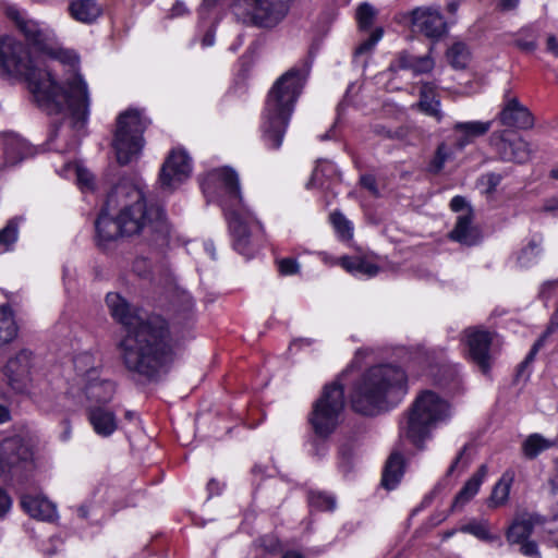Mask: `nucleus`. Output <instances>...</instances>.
Masks as SVG:
<instances>
[{
    "label": "nucleus",
    "mask_w": 558,
    "mask_h": 558,
    "mask_svg": "<svg viewBox=\"0 0 558 558\" xmlns=\"http://www.w3.org/2000/svg\"><path fill=\"white\" fill-rule=\"evenodd\" d=\"M10 418V412L9 410L0 404V423H4L9 421Z\"/></svg>",
    "instance_id": "obj_64"
},
{
    "label": "nucleus",
    "mask_w": 558,
    "mask_h": 558,
    "mask_svg": "<svg viewBox=\"0 0 558 558\" xmlns=\"http://www.w3.org/2000/svg\"><path fill=\"white\" fill-rule=\"evenodd\" d=\"M553 441L538 433L531 434L522 444V452L526 459H535L539 453L553 447Z\"/></svg>",
    "instance_id": "obj_34"
},
{
    "label": "nucleus",
    "mask_w": 558,
    "mask_h": 558,
    "mask_svg": "<svg viewBox=\"0 0 558 558\" xmlns=\"http://www.w3.org/2000/svg\"><path fill=\"white\" fill-rule=\"evenodd\" d=\"M544 340H545V336L539 338L535 343L534 345L532 347L530 353L527 354L526 359H525V362H530L533 360L534 355L537 353V351L539 350V348L543 345L544 343Z\"/></svg>",
    "instance_id": "obj_58"
},
{
    "label": "nucleus",
    "mask_w": 558,
    "mask_h": 558,
    "mask_svg": "<svg viewBox=\"0 0 558 558\" xmlns=\"http://www.w3.org/2000/svg\"><path fill=\"white\" fill-rule=\"evenodd\" d=\"M219 0H203L199 7V15L202 19H206L209 11L218 3Z\"/></svg>",
    "instance_id": "obj_55"
},
{
    "label": "nucleus",
    "mask_w": 558,
    "mask_h": 558,
    "mask_svg": "<svg viewBox=\"0 0 558 558\" xmlns=\"http://www.w3.org/2000/svg\"><path fill=\"white\" fill-rule=\"evenodd\" d=\"M32 353L22 350L11 357L5 367L4 375L11 388L17 392H24L31 383Z\"/></svg>",
    "instance_id": "obj_18"
},
{
    "label": "nucleus",
    "mask_w": 558,
    "mask_h": 558,
    "mask_svg": "<svg viewBox=\"0 0 558 558\" xmlns=\"http://www.w3.org/2000/svg\"><path fill=\"white\" fill-rule=\"evenodd\" d=\"M293 0H235L232 12L246 25L274 28L289 13Z\"/></svg>",
    "instance_id": "obj_11"
},
{
    "label": "nucleus",
    "mask_w": 558,
    "mask_h": 558,
    "mask_svg": "<svg viewBox=\"0 0 558 558\" xmlns=\"http://www.w3.org/2000/svg\"><path fill=\"white\" fill-rule=\"evenodd\" d=\"M307 502L311 510L332 511L336 509V497L323 490L311 489L307 493Z\"/></svg>",
    "instance_id": "obj_35"
},
{
    "label": "nucleus",
    "mask_w": 558,
    "mask_h": 558,
    "mask_svg": "<svg viewBox=\"0 0 558 558\" xmlns=\"http://www.w3.org/2000/svg\"><path fill=\"white\" fill-rule=\"evenodd\" d=\"M87 420L93 430L104 438L110 437L119 427L114 411L107 405H88Z\"/></svg>",
    "instance_id": "obj_21"
},
{
    "label": "nucleus",
    "mask_w": 558,
    "mask_h": 558,
    "mask_svg": "<svg viewBox=\"0 0 558 558\" xmlns=\"http://www.w3.org/2000/svg\"><path fill=\"white\" fill-rule=\"evenodd\" d=\"M329 220L340 240L349 241L353 238V223L341 211H332Z\"/></svg>",
    "instance_id": "obj_39"
},
{
    "label": "nucleus",
    "mask_w": 558,
    "mask_h": 558,
    "mask_svg": "<svg viewBox=\"0 0 558 558\" xmlns=\"http://www.w3.org/2000/svg\"><path fill=\"white\" fill-rule=\"evenodd\" d=\"M350 459H351V454L342 449L340 452V469L344 473H348L351 469Z\"/></svg>",
    "instance_id": "obj_56"
},
{
    "label": "nucleus",
    "mask_w": 558,
    "mask_h": 558,
    "mask_svg": "<svg viewBox=\"0 0 558 558\" xmlns=\"http://www.w3.org/2000/svg\"><path fill=\"white\" fill-rule=\"evenodd\" d=\"M539 34L533 26L521 28L514 39V45L522 51L533 52L537 48Z\"/></svg>",
    "instance_id": "obj_38"
},
{
    "label": "nucleus",
    "mask_w": 558,
    "mask_h": 558,
    "mask_svg": "<svg viewBox=\"0 0 558 558\" xmlns=\"http://www.w3.org/2000/svg\"><path fill=\"white\" fill-rule=\"evenodd\" d=\"M452 415L451 404L432 390H423L412 403L402 433L416 447L430 436L434 428L447 423Z\"/></svg>",
    "instance_id": "obj_8"
},
{
    "label": "nucleus",
    "mask_w": 558,
    "mask_h": 558,
    "mask_svg": "<svg viewBox=\"0 0 558 558\" xmlns=\"http://www.w3.org/2000/svg\"><path fill=\"white\" fill-rule=\"evenodd\" d=\"M74 375L68 379L65 393L77 403L88 405H107L116 393V384L101 378L100 363L96 357L84 352L73 361Z\"/></svg>",
    "instance_id": "obj_7"
},
{
    "label": "nucleus",
    "mask_w": 558,
    "mask_h": 558,
    "mask_svg": "<svg viewBox=\"0 0 558 558\" xmlns=\"http://www.w3.org/2000/svg\"><path fill=\"white\" fill-rule=\"evenodd\" d=\"M403 476V458L399 453H392L386 462L381 484L386 489H393Z\"/></svg>",
    "instance_id": "obj_31"
},
{
    "label": "nucleus",
    "mask_w": 558,
    "mask_h": 558,
    "mask_svg": "<svg viewBox=\"0 0 558 558\" xmlns=\"http://www.w3.org/2000/svg\"><path fill=\"white\" fill-rule=\"evenodd\" d=\"M450 208L454 213L464 214L468 210H472L471 206L468 204L466 199L463 196L457 195L450 202Z\"/></svg>",
    "instance_id": "obj_51"
},
{
    "label": "nucleus",
    "mask_w": 558,
    "mask_h": 558,
    "mask_svg": "<svg viewBox=\"0 0 558 558\" xmlns=\"http://www.w3.org/2000/svg\"><path fill=\"white\" fill-rule=\"evenodd\" d=\"M33 469V451L19 436L5 438L0 445V474L22 481Z\"/></svg>",
    "instance_id": "obj_12"
},
{
    "label": "nucleus",
    "mask_w": 558,
    "mask_h": 558,
    "mask_svg": "<svg viewBox=\"0 0 558 558\" xmlns=\"http://www.w3.org/2000/svg\"><path fill=\"white\" fill-rule=\"evenodd\" d=\"M280 558H305V556L299 550L290 549L286 550Z\"/></svg>",
    "instance_id": "obj_62"
},
{
    "label": "nucleus",
    "mask_w": 558,
    "mask_h": 558,
    "mask_svg": "<svg viewBox=\"0 0 558 558\" xmlns=\"http://www.w3.org/2000/svg\"><path fill=\"white\" fill-rule=\"evenodd\" d=\"M558 291V279H555V280H548V281H545L541 288H539V292H538V295L541 299H543L544 301H547L549 300L554 294L555 292Z\"/></svg>",
    "instance_id": "obj_49"
},
{
    "label": "nucleus",
    "mask_w": 558,
    "mask_h": 558,
    "mask_svg": "<svg viewBox=\"0 0 558 558\" xmlns=\"http://www.w3.org/2000/svg\"><path fill=\"white\" fill-rule=\"evenodd\" d=\"M469 356L484 374H488L492 366L490 345L494 335L485 329L473 327L465 330Z\"/></svg>",
    "instance_id": "obj_15"
},
{
    "label": "nucleus",
    "mask_w": 558,
    "mask_h": 558,
    "mask_svg": "<svg viewBox=\"0 0 558 558\" xmlns=\"http://www.w3.org/2000/svg\"><path fill=\"white\" fill-rule=\"evenodd\" d=\"M409 25L413 33H421L429 39L438 40L447 32V23L441 13L430 7L415 8L409 13Z\"/></svg>",
    "instance_id": "obj_14"
},
{
    "label": "nucleus",
    "mask_w": 558,
    "mask_h": 558,
    "mask_svg": "<svg viewBox=\"0 0 558 558\" xmlns=\"http://www.w3.org/2000/svg\"><path fill=\"white\" fill-rule=\"evenodd\" d=\"M19 235V218L8 221L7 226L0 230V254L10 251L16 242Z\"/></svg>",
    "instance_id": "obj_41"
},
{
    "label": "nucleus",
    "mask_w": 558,
    "mask_h": 558,
    "mask_svg": "<svg viewBox=\"0 0 558 558\" xmlns=\"http://www.w3.org/2000/svg\"><path fill=\"white\" fill-rule=\"evenodd\" d=\"M256 544L268 553H276L280 548V543L278 538L271 535H265L259 537L256 541Z\"/></svg>",
    "instance_id": "obj_46"
},
{
    "label": "nucleus",
    "mask_w": 558,
    "mask_h": 558,
    "mask_svg": "<svg viewBox=\"0 0 558 558\" xmlns=\"http://www.w3.org/2000/svg\"><path fill=\"white\" fill-rule=\"evenodd\" d=\"M214 43H215L214 34H213V33H210V32H208V33L204 36V38H203V40H202V45H203L204 47H210V46H213V45H214Z\"/></svg>",
    "instance_id": "obj_63"
},
{
    "label": "nucleus",
    "mask_w": 558,
    "mask_h": 558,
    "mask_svg": "<svg viewBox=\"0 0 558 558\" xmlns=\"http://www.w3.org/2000/svg\"><path fill=\"white\" fill-rule=\"evenodd\" d=\"M453 159V150L446 143L437 146L434 157L428 163V171L437 174L439 173L448 161Z\"/></svg>",
    "instance_id": "obj_40"
},
{
    "label": "nucleus",
    "mask_w": 558,
    "mask_h": 558,
    "mask_svg": "<svg viewBox=\"0 0 558 558\" xmlns=\"http://www.w3.org/2000/svg\"><path fill=\"white\" fill-rule=\"evenodd\" d=\"M399 63L401 68L412 70L415 74L428 73L435 66V61L430 56L416 57L409 52L400 54Z\"/></svg>",
    "instance_id": "obj_32"
},
{
    "label": "nucleus",
    "mask_w": 558,
    "mask_h": 558,
    "mask_svg": "<svg viewBox=\"0 0 558 558\" xmlns=\"http://www.w3.org/2000/svg\"><path fill=\"white\" fill-rule=\"evenodd\" d=\"M76 180L81 189H92L93 187V175L92 173L83 168H76Z\"/></svg>",
    "instance_id": "obj_50"
},
{
    "label": "nucleus",
    "mask_w": 558,
    "mask_h": 558,
    "mask_svg": "<svg viewBox=\"0 0 558 558\" xmlns=\"http://www.w3.org/2000/svg\"><path fill=\"white\" fill-rule=\"evenodd\" d=\"M520 545V553L529 558H542L537 544L534 541L525 539Z\"/></svg>",
    "instance_id": "obj_44"
},
{
    "label": "nucleus",
    "mask_w": 558,
    "mask_h": 558,
    "mask_svg": "<svg viewBox=\"0 0 558 558\" xmlns=\"http://www.w3.org/2000/svg\"><path fill=\"white\" fill-rule=\"evenodd\" d=\"M450 65L457 70L465 69L471 60V52L463 43H454L447 51Z\"/></svg>",
    "instance_id": "obj_36"
},
{
    "label": "nucleus",
    "mask_w": 558,
    "mask_h": 558,
    "mask_svg": "<svg viewBox=\"0 0 558 558\" xmlns=\"http://www.w3.org/2000/svg\"><path fill=\"white\" fill-rule=\"evenodd\" d=\"M12 507V499L5 489L0 487V518H3Z\"/></svg>",
    "instance_id": "obj_52"
},
{
    "label": "nucleus",
    "mask_w": 558,
    "mask_h": 558,
    "mask_svg": "<svg viewBox=\"0 0 558 558\" xmlns=\"http://www.w3.org/2000/svg\"><path fill=\"white\" fill-rule=\"evenodd\" d=\"M361 184L363 187L367 189L373 195H378L376 179L374 175H372V174L362 175Z\"/></svg>",
    "instance_id": "obj_53"
},
{
    "label": "nucleus",
    "mask_w": 558,
    "mask_h": 558,
    "mask_svg": "<svg viewBox=\"0 0 558 558\" xmlns=\"http://www.w3.org/2000/svg\"><path fill=\"white\" fill-rule=\"evenodd\" d=\"M462 532L474 535L475 537L483 541H494L496 537L489 534L487 525L481 522H471L461 527Z\"/></svg>",
    "instance_id": "obj_43"
},
{
    "label": "nucleus",
    "mask_w": 558,
    "mask_h": 558,
    "mask_svg": "<svg viewBox=\"0 0 558 558\" xmlns=\"http://www.w3.org/2000/svg\"><path fill=\"white\" fill-rule=\"evenodd\" d=\"M201 185L204 194L222 207L233 247L246 257L253 256L263 239L264 229L243 203L236 171L230 167L213 169L207 172Z\"/></svg>",
    "instance_id": "obj_3"
},
{
    "label": "nucleus",
    "mask_w": 558,
    "mask_h": 558,
    "mask_svg": "<svg viewBox=\"0 0 558 558\" xmlns=\"http://www.w3.org/2000/svg\"><path fill=\"white\" fill-rule=\"evenodd\" d=\"M542 236H533L527 245L521 250L518 262L522 267H530L536 263L542 254Z\"/></svg>",
    "instance_id": "obj_37"
},
{
    "label": "nucleus",
    "mask_w": 558,
    "mask_h": 558,
    "mask_svg": "<svg viewBox=\"0 0 558 558\" xmlns=\"http://www.w3.org/2000/svg\"><path fill=\"white\" fill-rule=\"evenodd\" d=\"M381 37H383V29L381 28L375 29L371 34L369 38L359 46V48L356 49V52L364 53V52L373 49L375 47V45L381 39Z\"/></svg>",
    "instance_id": "obj_47"
},
{
    "label": "nucleus",
    "mask_w": 558,
    "mask_h": 558,
    "mask_svg": "<svg viewBox=\"0 0 558 558\" xmlns=\"http://www.w3.org/2000/svg\"><path fill=\"white\" fill-rule=\"evenodd\" d=\"M407 391L405 372L391 364H380L365 371L353 383L349 398L355 412L374 416L395 408Z\"/></svg>",
    "instance_id": "obj_5"
},
{
    "label": "nucleus",
    "mask_w": 558,
    "mask_h": 558,
    "mask_svg": "<svg viewBox=\"0 0 558 558\" xmlns=\"http://www.w3.org/2000/svg\"><path fill=\"white\" fill-rule=\"evenodd\" d=\"M192 173V161L186 151L173 149L162 163L159 183L163 190L174 191L185 182Z\"/></svg>",
    "instance_id": "obj_13"
},
{
    "label": "nucleus",
    "mask_w": 558,
    "mask_h": 558,
    "mask_svg": "<svg viewBox=\"0 0 558 558\" xmlns=\"http://www.w3.org/2000/svg\"><path fill=\"white\" fill-rule=\"evenodd\" d=\"M519 0H497V5L504 11H510L518 7Z\"/></svg>",
    "instance_id": "obj_57"
},
{
    "label": "nucleus",
    "mask_w": 558,
    "mask_h": 558,
    "mask_svg": "<svg viewBox=\"0 0 558 558\" xmlns=\"http://www.w3.org/2000/svg\"><path fill=\"white\" fill-rule=\"evenodd\" d=\"M114 211L116 209H108L107 201L105 208L95 221L97 244L104 250L119 238L125 236L120 219Z\"/></svg>",
    "instance_id": "obj_20"
},
{
    "label": "nucleus",
    "mask_w": 558,
    "mask_h": 558,
    "mask_svg": "<svg viewBox=\"0 0 558 558\" xmlns=\"http://www.w3.org/2000/svg\"><path fill=\"white\" fill-rule=\"evenodd\" d=\"M492 143L499 157L505 161L523 163L531 158L530 144L517 134L502 131L492 136Z\"/></svg>",
    "instance_id": "obj_16"
},
{
    "label": "nucleus",
    "mask_w": 558,
    "mask_h": 558,
    "mask_svg": "<svg viewBox=\"0 0 558 558\" xmlns=\"http://www.w3.org/2000/svg\"><path fill=\"white\" fill-rule=\"evenodd\" d=\"M543 522L542 518L535 513L519 514L507 531V541L510 544L521 543L529 539L534 526Z\"/></svg>",
    "instance_id": "obj_25"
},
{
    "label": "nucleus",
    "mask_w": 558,
    "mask_h": 558,
    "mask_svg": "<svg viewBox=\"0 0 558 558\" xmlns=\"http://www.w3.org/2000/svg\"><path fill=\"white\" fill-rule=\"evenodd\" d=\"M149 123L137 109H129L119 114L112 145L120 165H126L140 156L144 147L143 134Z\"/></svg>",
    "instance_id": "obj_9"
},
{
    "label": "nucleus",
    "mask_w": 558,
    "mask_h": 558,
    "mask_svg": "<svg viewBox=\"0 0 558 558\" xmlns=\"http://www.w3.org/2000/svg\"><path fill=\"white\" fill-rule=\"evenodd\" d=\"M17 335L13 312L9 306H0V347L12 341Z\"/></svg>",
    "instance_id": "obj_33"
},
{
    "label": "nucleus",
    "mask_w": 558,
    "mask_h": 558,
    "mask_svg": "<svg viewBox=\"0 0 558 558\" xmlns=\"http://www.w3.org/2000/svg\"><path fill=\"white\" fill-rule=\"evenodd\" d=\"M3 13L26 40L49 56L50 62L34 61L27 48L12 37L0 40V68L11 77H23L37 106L49 114L65 113L63 121L49 134L48 149L61 154L74 150L88 121L90 96L88 85L78 73L77 56L57 46L54 31L47 24L27 19L17 5L4 3Z\"/></svg>",
    "instance_id": "obj_1"
},
{
    "label": "nucleus",
    "mask_w": 558,
    "mask_h": 558,
    "mask_svg": "<svg viewBox=\"0 0 558 558\" xmlns=\"http://www.w3.org/2000/svg\"><path fill=\"white\" fill-rule=\"evenodd\" d=\"M417 107L427 116L434 117L437 121L442 118L440 111V101L435 97V85L424 83L420 89V101Z\"/></svg>",
    "instance_id": "obj_30"
},
{
    "label": "nucleus",
    "mask_w": 558,
    "mask_h": 558,
    "mask_svg": "<svg viewBox=\"0 0 558 558\" xmlns=\"http://www.w3.org/2000/svg\"><path fill=\"white\" fill-rule=\"evenodd\" d=\"M487 473L488 466L486 464L480 465L477 471L464 483L456 495L452 507L461 508L466 505L478 493Z\"/></svg>",
    "instance_id": "obj_27"
},
{
    "label": "nucleus",
    "mask_w": 558,
    "mask_h": 558,
    "mask_svg": "<svg viewBox=\"0 0 558 558\" xmlns=\"http://www.w3.org/2000/svg\"><path fill=\"white\" fill-rule=\"evenodd\" d=\"M492 126V122L469 121L457 122L453 125V131L457 133L456 146L458 149H463L474 138L486 134Z\"/></svg>",
    "instance_id": "obj_26"
},
{
    "label": "nucleus",
    "mask_w": 558,
    "mask_h": 558,
    "mask_svg": "<svg viewBox=\"0 0 558 558\" xmlns=\"http://www.w3.org/2000/svg\"><path fill=\"white\" fill-rule=\"evenodd\" d=\"M333 165L328 161L320 162L316 166L314 172H313V181H320V174H324L325 171H333Z\"/></svg>",
    "instance_id": "obj_54"
},
{
    "label": "nucleus",
    "mask_w": 558,
    "mask_h": 558,
    "mask_svg": "<svg viewBox=\"0 0 558 558\" xmlns=\"http://www.w3.org/2000/svg\"><path fill=\"white\" fill-rule=\"evenodd\" d=\"M278 269L281 275L291 276L299 271L300 265L294 258H282L278 260Z\"/></svg>",
    "instance_id": "obj_45"
},
{
    "label": "nucleus",
    "mask_w": 558,
    "mask_h": 558,
    "mask_svg": "<svg viewBox=\"0 0 558 558\" xmlns=\"http://www.w3.org/2000/svg\"><path fill=\"white\" fill-rule=\"evenodd\" d=\"M133 271L141 278L148 279L150 277V264L144 257H138L133 263Z\"/></svg>",
    "instance_id": "obj_48"
},
{
    "label": "nucleus",
    "mask_w": 558,
    "mask_h": 558,
    "mask_svg": "<svg viewBox=\"0 0 558 558\" xmlns=\"http://www.w3.org/2000/svg\"><path fill=\"white\" fill-rule=\"evenodd\" d=\"M33 154V148L17 134H0V170L15 166Z\"/></svg>",
    "instance_id": "obj_17"
},
{
    "label": "nucleus",
    "mask_w": 558,
    "mask_h": 558,
    "mask_svg": "<svg viewBox=\"0 0 558 558\" xmlns=\"http://www.w3.org/2000/svg\"><path fill=\"white\" fill-rule=\"evenodd\" d=\"M498 117L501 124L508 128L529 130L534 126L533 114L517 97L505 96Z\"/></svg>",
    "instance_id": "obj_19"
},
{
    "label": "nucleus",
    "mask_w": 558,
    "mask_h": 558,
    "mask_svg": "<svg viewBox=\"0 0 558 558\" xmlns=\"http://www.w3.org/2000/svg\"><path fill=\"white\" fill-rule=\"evenodd\" d=\"M111 317L126 332L118 344L124 368L133 376L156 380L173 357V339L168 322L157 314L144 313L117 292L106 295Z\"/></svg>",
    "instance_id": "obj_2"
},
{
    "label": "nucleus",
    "mask_w": 558,
    "mask_h": 558,
    "mask_svg": "<svg viewBox=\"0 0 558 558\" xmlns=\"http://www.w3.org/2000/svg\"><path fill=\"white\" fill-rule=\"evenodd\" d=\"M21 506L32 518L53 521L57 518L56 506L43 496L23 495Z\"/></svg>",
    "instance_id": "obj_24"
},
{
    "label": "nucleus",
    "mask_w": 558,
    "mask_h": 558,
    "mask_svg": "<svg viewBox=\"0 0 558 558\" xmlns=\"http://www.w3.org/2000/svg\"><path fill=\"white\" fill-rule=\"evenodd\" d=\"M515 473L513 470H506L498 482L494 485L489 497V507H500L508 501L510 488L514 482Z\"/></svg>",
    "instance_id": "obj_29"
},
{
    "label": "nucleus",
    "mask_w": 558,
    "mask_h": 558,
    "mask_svg": "<svg viewBox=\"0 0 558 558\" xmlns=\"http://www.w3.org/2000/svg\"><path fill=\"white\" fill-rule=\"evenodd\" d=\"M344 404L343 387L338 380L324 387L308 417L315 435L327 438L336 430L341 421Z\"/></svg>",
    "instance_id": "obj_10"
},
{
    "label": "nucleus",
    "mask_w": 558,
    "mask_h": 558,
    "mask_svg": "<svg viewBox=\"0 0 558 558\" xmlns=\"http://www.w3.org/2000/svg\"><path fill=\"white\" fill-rule=\"evenodd\" d=\"M473 210L459 214L456 226L450 231L449 238L463 245H475L480 240L477 229L473 226Z\"/></svg>",
    "instance_id": "obj_23"
},
{
    "label": "nucleus",
    "mask_w": 558,
    "mask_h": 558,
    "mask_svg": "<svg viewBox=\"0 0 558 558\" xmlns=\"http://www.w3.org/2000/svg\"><path fill=\"white\" fill-rule=\"evenodd\" d=\"M466 450V446H464L460 452L458 453V456L456 457V459L453 460V462L451 463V465L449 466L448 471H447V474L450 475L454 472V470L458 468L464 452Z\"/></svg>",
    "instance_id": "obj_59"
},
{
    "label": "nucleus",
    "mask_w": 558,
    "mask_h": 558,
    "mask_svg": "<svg viewBox=\"0 0 558 558\" xmlns=\"http://www.w3.org/2000/svg\"><path fill=\"white\" fill-rule=\"evenodd\" d=\"M339 264L342 268H344L348 272L356 277H374L378 274L379 267L363 257H349L344 256L339 259Z\"/></svg>",
    "instance_id": "obj_28"
},
{
    "label": "nucleus",
    "mask_w": 558,
    "mask_h": 558,
    "mask_svg": "<svg viewBox=\"0 0 558 558\" xmlns=\"http://www.w3.org/2000/svg\"><path fill=\"white\" fill-rule=\"evenodd\" d=\"M66 12L75 22L92 25L104 14V5L98 0H70Z\"/></svg>",
    "instance_id": "obj_22"
},
{
    "label": "nucleus",
    "mask_w": 558,
    "mask_h": 558,
    "mask_svg": "<svg viewBox=\"0 0 558 558\" xmlns=\"http://www.w3.org/2000/svg\"><path fill=\"white\" fill-rule=\"evenodd\" d=\"M376 15V10L368 3H362L356 10V20L361 28L368 29Z\"/></svg>",
    "instance_id": "obj_42"
},
{
    "label": "nucleus",
    "mask_w": 558,
    "mask_h": 558,
    "mask_svg": "<svg viewBox=\"0 0 558 558\" xmlns=\"http://www.w3.org/2000/svg\"><path fill=\"white\" fill-rule=\"evenodd\" d=\"M547 49L558 57V40L555 36H549L547 38Z\"/></svg>",
    "instance_id": "obj_60"
},
{
    "label": "nucleus",
    "mask_w": 558,
    "mask_h": 558,
    "mask_svg": "<svg viewBox=\"0 0 558 558\" xmlns=\"http://www.w3.org/2000/svg\"><path fill=\"white\" fill-rule=\"evenodd\" d=\"M308 72L310 69L305 63L293 66L278 77L270 88L262 123L263 138L268 148H280Z\"/></svg>",
    "instance_id": "obj_6"
},
{
    "label": "nucleus",
    "mask_w": 558,
    "mask_h": 558,
    "mask_svg": "<svg viewBox=\"0 0 558 558\" xmlns=\"http://www.w3.org/2000/svg\"><path fill=\"white\" fill-rule=\"evenodd\" d=\"M108 209H116L125 236L141 235L156 243L167 241L169 225L165 211L146 199L140 178H122L108 195Z\"/></svg>",
    "instance_id": "obj_4"
},
{
    "label": "nucleus",
    "mask_w": 558,
    "mask_h": 558,
    "mask_svg": "<svg viewBox=\"0 0 558 558\" xmlns=\"http://www.w3.org/2000/svg\"><path fill=\"white\" fill-rule=\"evenodd\" d=\"M186 12V8L183 2H177L171 9L172 16H181Z\"/></svg>",
    "instance_id": "obj_61"
}]
</instances>
